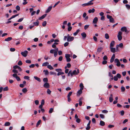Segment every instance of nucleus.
Returning <instances> with one entry per match:
<instances>
[{
	"instance_id": "13",
	"label": "nucleus",
	"mask_w": 130,
	"mask_h": 130,
	"mask_svg": "<svg viewBox=\"0 0 130 130\" xmlns=\"http://www.w3.org/2000/svg\"><path fill=\"white\" fill-rule=\"evenodd\" d=\"M113 95L112 94L110 95V96L109 98V100L110 102H111L113 101V98H112Z\"/></svg>"
},
{
	"instance_id": "58",
	"label": "nucleus",
	"mask_w": 130,
	"mask_h": 130,
	"mask_svg": "<svg viewBox=\"0 0 130 130\" xmlns=\"http://www.w3.org/2000/svg\"><path fill=\"white\" fill-rule=\"evenodd\" d=\"M125 6L126 7V8L128 9H130V5H129L128 4H126Z\"/></svg>"
},
{
	"instance_id": "42",
	"label": "nucleus",
	"mask_w": 130,
	"mask_h": 130,
	"mask_svg": "<svg viewBox=\"0 0 130 130\" xmlns=\"http://www.w3.org/2000/svg\"><path fill=\"white\" fill-rule=\"evenodd\" d=\"M89 26V25H86L84 26V29L85 30H86Z\"/></svg>"
},
{
	"instance_id": "61",
	"label": "nucleus",
	"mask_w": 130,
	"mask_h": 130,
	"mask_svg": "<svg viewBox=\"0 0 130 130\" xmlns=\"http://www.w3.org/2000/svg\"><path fill=\"white\" fill-rule=\"evenodd\" d=\"M15 78H16L17 76V75L16 73H14L12 75Z\"/></svg>"
},
{
	"instance_id": "12",
	"label": "nucleus",
	"mask_w": 130,
	"mask_h": 130,
	"mask_svg": "<svg viewBox=\"0 0 130 130\" xmlns=\"http://www.w3.org/2000/svg\"><path fill=\"white\" fill-rule=\"evenodd\" d=\"M115 43V42L114 41H111L110 45V48L113 47Z\"/></svg>"
},
{
	"instance_id": "57",
	"label": "nucleus",
	"mask_w": 130,
	"mask_h": 130,
	"mask_svg": "<svg viewBox=\"0 0 130 130\" xmlns=\"http://www.w3.org/2000/svg\"><path fill=\"white\" fill-rule=\"evenodd\" d=\"M35 104L36 105H38L39 104V101L38 100H36L35 101Z\"/></svg>"
},
{
	"instance_id": "28",
	"label": "nucleus",
	"mask_w": 130,
	"mask_h": 130,
	"mask_svg": "<svg viewBox=\"0 0 130 130\" xmlns=\"http://www.w3.org/2000/svg\"><path fill=\"white\" fill-rule=\"evenodd\" d=\"M54 110V108H51L49 110V113H52L53 111Z\"/></svg>"
},
{
	"instance_id": "49",
	"label": "nucleus",
	"mask_w": 130,
	"mask_h": 130,
	"mask_svg": "<svg viewBox=\"0 0 130 130\" xmlns=\"http://www.w3.org/2000/svg\"><path fill=\"white\" fill-rule=\"evenodd\" d=\"M18 64L19 66L21 65L22 64V62L20 60L19 61L18 63Z\"/></svg>"
},
{
	"instance_id": "1",
	"label": "nucleus",
	"mask_w": 130,
	"mask_h": 130,
	"mask_svg": "<svg viewBox=\"0 0 130 130\" xmlns=\"http://www.w3.org/2000/svg\"><path fill=\"white\" fill-rule=\"evenodd\" d=\"M67 36L68 37L67 38V41L68 42H71L74 40V37L70 36L69 34H68Z\"/></svg>"
},
{
	"instance_id": "41",
	"label": "nucleus",
	"mask_w": 130,
	"mask_h": 130,
	"mask_svg": "<svg viewBox=\"0 0 130 130\" xmlns=\"http://www.w3.org/2000/svg\"><path fill=\"white\" fill-rule=\"evenodd\" d=\"M12 72L14 73H16V74L18 73V70L15 69H14L12 70Z\"/></svg>"
},
{
	"instance_id": "7",
	"label": "nucleus",
	"mask_w": 130,
	"mask_h": 130,
	"mask_svg": "<svg viewBox=\"0 0 130 130\" xmlns=\"http://www.w3.org/2000/svg\"><path fill=\"white\" fill-rule=\"evenodd\" d=\"M43 87L46 88H50V85L47 83H45L43 85Z\"/></svg>"
},
{
	"instance_id": "44",
	"label": "nucleus",
	"mask_w": 130,
	"mask_h": 130,
	"mask_svg": "<svg viewBox=\"0 0 130 130\" xmlns=\"http://www.w3.org/2000/svg\"><path fill=\"white\" fill-rule=\"evenodd\" d=\"M41 121V120H39L38 122H37V124L36 126L37 127L40 124Z\"/></svg>"
},
{
	"instance_id": "51",
	"label": "nucleus",
	"mask_w": 130,
	"mask_h": 130,
	"mask_svg": "<svg viewBox=\"0 0 130 130\" xmlns=\"http://www.w3.org/2000/svg\"><path fill=\"white\" fill-rule=\"evenodd\" d=\"M108 112V111L106 110H104L102 111V112L104 113H107Z\"/></svg>"
},
{
	"instance_id": "17",
	"label": "nucleus",
	"mask_w": 130,
	"mask_h": 130,
	"mask_svg": "<svg viewBox=\"0 0 130 130\" xmlns=\"http://www.w3.org/2000/svg\"><path fill=\"white\" fill-rule=\"evenodd\" d=\"M95 9L94 8H93L92 9H89L88 10V12L89 13H93L95 11Z\"/></svg>"
},
{
	"instance_id": "5",
	"label": "nucleus",
	"mask_w": 130,
	"mask_h": 130,
	"mask_svg": "<svg viewBox=\"0 0 130 130\" xmlns=\"http://www.w3.org/2000/svg\"><path fill=\"white\" fill-rule=\"evenodd\" d=\"M114 62L115 63H117L116 65L117 66L119 67L120 66V63L118 59L117 58L115 59Z\"/></svg>"
},
{
	"instance_id": "24",
	"label": "nucleus",
	"mask_w": 130,
	"mask_h": 130,
	"mask_svg": "<svg viewBox=\"0 0 130 130\" xmlns=\"http://www.w3.org/2000/svg\"><path fill=\"white\" fill-rule=\"evenodd\" d=\"M79 86L80 87V90H83L84 88V86L82 83H81L79 85Z\"/></svg>"
},
{
	"instance_id": "40",
	"label": "nucleus",
	"mask_w": 130,
	"mask_h": 130,
	"mask_svg": "<svg viewBox=\"0 0 130 130\" xmlns=\"http://www.w3.org/2000/svg\"><path fill=\"white\" fill-rule=\"evenodd\" d=\"M70 55L68 54H66L65 55V57L66 58H70Z\"/></svg>"
},
{
	"instance_id": "34",
	"label": "nucleus",
	"mask_w": 130,
	"mask_h": 130,
	"mask_svg": "<svg viewBox=\"0 0 130 130\" xmlns=\"http://www.w3.org/2000/svg\"><path fill=\"white\" fill-rule=\"evenodd\" d=\"M105 38L106 39H108L109 38V36L108 34L106 33L105 34Z\"/></svg>"
},
{
	"instance_id": "22",
	"label": "nucleus",
	"mask_w": 130,
	"mask_h": 130,
	"mask_svg": "<svg viewBox=\"0 0 130 130\" xmlns=\"http://www.w3.org/2000/svg\"><path fill=\"white\" fill-rule=\"evenodd\" d=\"M100 124L101 126H103L105 125V123L103 121H100Z\"/></svg>"
},
{
	"instance_id": "20",
	"label": "nucleus",
	"mask_w": 130,
	"mask_h": 130,
	"mask_svg": "<svg viewBox=\"0 0 130 130\" xmlns=\"http://www.w3.org/2000/svg\"><path fill=\"white\" fill-rule=\"evenodd\" d=\"M81 35L84 38H85L86 37V34L85 32H83L81 34Z\"/></svg>"
},
{
	"instance_id": "8",
	"label": "nucleus",
	"mask_w": 130,
	"mask_h": 130,
	"mask_svg": "<svg viewBox=\"0 0 130 130\" xmlns=\"http://www.w3.org/2000/svg\"><path fill=\"white\" fill-rule=\"evenodd\" d=\"M91 122V120H89V122L87 125V127L86 128V130L89 129L90 128V126Z\"/></svg>"
},
{
	"instance_id": "60",
	"label": "nucleus",
	"mask_w": 130,
	"mask_h": 130,
	"mask_svg": "<svg viewBox=\"0 0 130 130\" xmlns=\"http://www.w3.org/2000/svg\"><path fill=\"white\" fill-rule=\"evenodd\" d=\"M107 61L106 60H104L102 61V64H105L107 63Z\"/></svg>"
},
{
	"instance_id": "23",
	"label": "nucleus",
	"mask_w": 130,
	"mask_h": 130,
	"mask_svg": "<svg viewBox=\"0 0 130 130\" xmlns=\"http://www.w3.org/2000/svg\"><path fill=\"white\" fill-rule=\"evenodd\" d=\"M79 31L80 30L79 29H78L75 32L73 33V35L74 36H76L77 34L79 32Z\"/></svg>"
},
{
	"instance_id": "2",
	"label": "nucleus",
	"mask_w": 130,
	"mask_h": 130,
	"mask_svg": "<svg viewBox=\"0 0 130 130\" xmlns=\"http://www.w3.org/2000/svg\"><path fill=\"white\" fill-rule=\"evenodd\" d=\"M107 18L109 19V22L110 23H114V20L113 19L112 17V16L109 15H107Z\"/></svg>"
},
{
	"instance_id": "33",
	"label": "nucleus",
	"mask_w": 130,
	"mask_h": 130,
	"mask_svg": "<svg viewBox=\"0 0 130 130\" xmlns=\"http://www.w3.org/2000/svg\"><path fill=\"white\" fill-rule=\"evenodd\" d=\"M43 72H44L45 75H47L48 74V72L47 70H44L43 71Z\"/></svg>"
},
{
	"instance_id": "19",
	"label": "nucleus",
	"mask_w": 130,
	"mask_h": 130,
	"mask_svg": "<svg viewBox=\"0 0 130 130\" xmlns=\"http://www.w3.org/2000/svg\"><path fill=\"white\" fill-rule=\"evenodd\" d=\"M12 39V38L11 37H8L7 38L5 39V41H8L11 40Z\"/></svg>"
},
{
	"instance_id": "38",
	"label": "nucleus",
	"mask_w": 130,
	"mask_h": 130,
	"mask_svg": "<svg viewBox=\"0 0 130 130\" xmlns=\"http://www.w3.org/2000/svg\"><path fill=\"white\" fill-rule=\"evenodd\" d=\"M64 74V72L60 71L59 72H58L57 73V75L58 76H59L60 75L63 74Z\"/></svg>"
},
{
	"instance_id": "29",
	"label": "nucleus",
	"mask_w": 130,
	"mask_h": 130,
	"mask_svg": "<svg viewBox=\"0 0 130 130\" xmlns=\"http://www.w3.org/2000/svg\"><path fill=\"white\" fill-rule=\"evenodd\" d=\"M82 100V98H80L79 100V105L80 106H81L82 104V103L81 101Z\"/></svg>"
},
{
	"instance_id": "56",
	"label": "nucleus",
	"mask_w": 130,
	"mask_h": 130,
	"mask_svg": "<svg viewBox=\"0 0 130 130\" xmlns=\"http://www.w3.org/2000/svg\"><path fill=\"white\" fill-rule=\"evenodd\" d=\"M80 90V89L77 92V93L79 94V95L81 94L82 93V90Z\"/></svg>"
},
{
	"instance_id": "35",
	"label": "nucleus",
	"mask_w": 130,
	"mask_h": 130,
	"mask_svg": "<svg viewBox=\"0 0 130 130\" xmlns=\"http://www.w3.org/2000/svg\"><path fill=\"white\" fill-rule=\"evenodd\" d=\"M46 24V21H44L42 23V25L43 27L45 26Z\"/></svg>"
},
{
	"instance_id": "52",
	"label": "nucleus",
	"mask_w": 130,
	"mask_h": 130,
	"mask_svg": "<svg viewBox=\"0 0 130 130\" xmlns=\"http://www.w3.org/2000/svg\"><path fill=\"white\" fill-rule=\"evenodd\" d=\"M62 56H60L58 58V60L59 61H61L62 60Z\"/></svg>"
},
{
	"instance_id": "31",
	"label": "nucleus",
	"mask_w": 130,
	"mask_h": 130,
	"mask_svg": "<svg viewBox=\"0 0 130 130\" xmlns=\"http://www.w3.org/2000/svg\"><path fill=\"white\" fill-rule=\"evenodd\" d=\"M43 82L44 83H47L48 80L47 78H44L43 79Z\"/></svg>"
},
{
	"instance_id": "32",
	"label": "nucleus",
	"mask_w": 130,
	"mask_h": 130,
	"mask_svg": "<svg viewBox=\"0 0 130 130\" xmlns=\"http://www.w3.org/2000/svg\"><path fill=\"white\" fill-rule=\"evenodd\" d=\"M10 123L9 122H6L4 124V125L5 126H8L10 125Z\"/></svg>"
},
{
	"instance_id": "27",
	"label": "nucleus",
	"mask_w": 130,
	"mask_h": 130,
	"mask_svg": "<svg viewBox=\"0 0 130 130\" xmlns=\"http://www.w3.org/2000/svg\"><path fill=\"white\" fill-rule=\"evenodd\" d=\"M47 68L51 70L53 69V67L50 65H48L47 66Z\"/></svg>"
},
{
	"instance_id": "47",
	"label": "nucleus",
	"mask_w": 130,
	"mask_h": 130,
	"mask_svg": "<svg viewBox=\"0 0 130 130\" xmlns=\"http://www.w3.org/2000/svg\"><path fill=\"white\" fill-rule=\"evenodd\" d=\"M116 76L118 78H120L121 77V75L119 73L117 74V75Z\"/></svg>"
},
{
	"instance_id": "64",
	"label": "nucleus",
	"mask_w": 130,
	"mask_h": 130,
	"mask_svg": "<svg viewBox=\"0 0 130 130\" xmlns=\"http://www.w3.org/2000/svg\"><path fill=\"white\" fill-rule=\"evenodd\" d=\"M55 50L52 49L50 50V53L51 54H53L54 53Z\"/></svg>"
},
{
	"instance_id": "39",
	"label": "nucleus",
	"mask_w": 130,
	"mask_h": 130,
	"mask_svg": "<svg viewBox=\"0 0 130 130\" xmlns=\"http://www.w3.org/2000/svg\"><path fill=\"white\" fill-rule=\"evenodd\" d=\"M55 71L58 72H59L60 71H62V70L61 69H55Z\"/></svg>"
},
{
	"instance_id": "43",
	"label": "nucleus",
	"mask_w": 130,
	"mask_h": 130,
	"mask_svg": "<svg viewBox=\"0 0 130 130\" xmlns=\"http://www.w3.org/2000/svg\"><path fill=\"white\" fill-rule=\"evenodd\" d=\"M72 93H73V92L72 91H71V92H70L68 93V95L67 97H70V96L72 94Z\"/></svg>"
},
{
	"instance_id": "21",
	"label": "nucleus",
	"mask_w": 130,
	"mask_h": 130,
	"mask_svg": "<svg viewBox=\"0 0 130 130\" xmlns=\"http://www.w3.org/2000/svg\"><path fill=\"white\" fill-rule=\"evenodd\" d=\"M49 64V63L47 62H46L43 63L42 64V66H46Z\"/></svg>"
},
{
	"instance_id": "15",
	"label": "nucleus",
	"mask_w": 130,
	"mask_h": 130,
	"mask_svg": "<svg viewBox=\"0 0 130 130\" xmlns=\"http://www.w3.org/2000/svg\"><path fill=\"white\" fill-rule=\"evenodd\" d=\"M39 22L38 21V20H37L36 22H35L33 23L34 26H38L39 24Z\"/></svg>"
},
{
	"instance_id": "55",
	"label": "nucleus",
	"mask_w": 130,
	"mask_h": 130,
	"mask_svg": "<svg viewBox=\"0 0 130 130\" xmlns=\"http://www.w3.org/2000/svg\"><path fill=\"white\" fill-rule=\"evenodd\" d=\"M103 59L104 60H106L108 58L106 56H104L103 58Z\"/></svg>"
},
{
	"instance_id": "10",
	"label": "nucleus",
	"mask_w": 130,
	"mask_h": 130,
	"mask_svg": "<svg viewBox=\"0 0 130 130\" xmlns=\"http://www.w3.org/2000/svg\"><path fill=\"white\" fill-rule=\"evenodd\" d=\"M52 7V6H49L47 8V9L45 11L46 13H47L50 12L51 10Z\"/></svg>"
},
{
	"instance_id": "62",
	"label": "nucleus",
	"mask_w": 130,
	"mask_h": 130,
	"mask_svg": "<svg viewBox=\"0 0 130 130\" xmlns=\"http://www.w3.org/2000/svg\"><path fill=\"white\" fill-rule=\"evenodd\" d=\"M58 54L59 55H61L62 54V52L61 51H58Z\"/></svg>"
},
{
	"instance_id": "59",
	"label": "nucleus",
	"mask_w": 130,
	"mask_h": 130,
	"mask_svg": "<svg viewBox=\"0 0 130 130\" xmlns=\"http://www.w3.org/2000/svg\"><path fill=\"white\" fill-rule=\"evenodd\" d=\"M69 44V43L68 42H65L64 44V46L65 47L67 46Z\"/></svg>"
},
{
	"instance_id": "45",
	"label": "nucleus",
	"mask_w": 130,
	"mask_h": 130,
	"mask_svg": "<svg viewBox=\"0 0 130 130\" xmlns=\"http://www.w3.org/2000/svg\"><path fill=\"white\" fill-rule=\"evenodd\" d=\"M26 63H31V61L30 60H27L25 61Z\"/></svg>"
},
{
	"instance_id": "48",
	"label": "nucleus",
	"mask_w": 130,
	"mask_h": 130,
	"mask_svg": "<svg viewBox=\"0 0 130 130\" xmlns=\"http://www.w3.org/2000/svg\"><path fill=\"white\" fill-rule=\"evenodd\" d=\"M120 112L121 115L122 116H123L124 114V111L123 110H122L121 111H120Z\"/></svg>"
},
{
	"instance_id": "63",
	"label": "nucleus",
	"mask_w": 130,
	"mask_h": 130,
	"mask_svg": "<svg viewBox=\"0 0 130 130\" xmlns=\"http://www.w3.org/2000/svg\"><path fill=\"white\" fill-rule=\"evenodd\" d=\"M100 117L102 119H103L104 118V115L102 114H100Z\"/></svg>"
},
{
	"instance_id": "4",
	"label": "nucleus",
	"mask_w": 130,
	"mask_h": 130,
	"mask_svg": "<svg viewBox=\"0 0 130 130\" xmlns=\"http://www.w3.org/2000/svg\"><path fill=\"white\" fill-rule=\"evenodd\" d=\"M79 73V70L78 69H77V70L76 71V70H74L72 72V76H73L74 75H77Z\"/></svg>"
},
{
	"instance_id": "6",
	"label": "nucleus",
	"mask_w": 130,
	"mask_h": 130,
	"mask_svg": "<svg viewBox=\"0 0 130 130\" xmlns=\"http://www.w3.org/2000/svg\"><path fill=\"white\" fill-rule=\"evenodd\" d=\"M121 30L123 32H128L127 31V30L126 27L125 26L122 27L121 29Z\"/></svg>"
},
{
	"instance_id": "26",
	"label": "nucleus",
	"mask_w": 130,
	"mask_h": 130,
	"mask_svg": "<svg viewBox=\"0 0 130 130\" xmlns=\"http://www.w3.org/2000/svg\"><path fill=\"white\" fill-rule=\"evenodd\" d=\"M68 76H70L71 75V77H72V71L71 70H70L69 71L68 73Z\"/></svg>"
},
{
	"instance_id": "50",
	"label": "nucleus",
	"mask_w": 130,
	"mask_h": 130,
	"mask_svg": "<svg viewBox=\"0 0 130 130\" xmlns=\"http://www.w3.org/2000/svg\"><path fill=\"white\" fill-rule=\"evenodd\" d=\"M16 10L18 11H19L20 9V7L19 6H17L16 7Z\"/></svg>"
},
{
	"instance_id": "54",
	"label": "nucleus",
	"mask_w": 130,
	"mask_h": 130,
	"mask_svg": "<svg viewBox=\"0 0 130 130\" xmlns=\"http://www.w3.org/2000/svg\"><path fill=\"white\" fill-rule=\"evenodd\" d=\"M114 80L115 81H117L118 80V78L116 76H115L113 78Z\"/></svg>"
},
{
	"instance_id": "18",
	"label": "nucleus",
	"mask_w": 130,
	"mask_h": 130,
	"mask_svg": "<svg viewBox=\"0 0 130 130\" xmlns=\"http://www.w3.org/2000/svg\"><path fill=\"white\" fill-rule=\"evenodd\" d=\"M34 78L37 81L39 82H40L41 81V80L40 78L36 76H34Z\"/></svg>"
},
{
	"instance_id": "11",
	"label": "nucleus",
	"mask_w": 130,
	"mask_h": 130,
	"mask_svg": "<svg viewBox=\"0 0 130 130\" xmlns=\"http://www.w3.org/2000/svg\"><path fill=\"white\" fill-rule=\"evenodd\" d=\"M115 55L114 54H113L110 60V62L111 63H112L115 59Z\"/></svg>"
},
{
	"instance_id": "14",
	"label": "nucleus",
	"mask_w": 130,
	"mask_h": 130,
	"mask_svg": "<svg viewBox=\"0 0 130 130\" xmlns=\"http://www.w3.org/2000/svg\"><path fill=\"white\" fill-rule=\"evenodd\" d=\"M46 15L47 14H45L43 15L41 17L39 18L38 20H41L42 19H43L46 16Z\"/></svg>"
},
{
	"instance_id": "9",
	"label": "nucleus",
	"mask_w": 130,
	"mask_h": 130,
	"mask_svg": "<svg viewBox=\"0 0 130 130\" xmlns=\"http://www.w3.org/2000/svg\"><path fill=\"white\" fill-rule=\"evenodd\" d=\"M98 21V19L97 17H95L93 19V24H96L97 23Z\"/></svg>"
},
{
	"instance_id": "46",
	"label": "nucleus",
	"mask_w": 130,
	"mask_h": 130,
	"mask_svg": "<svg viewBox=\"0 0 130 130\" xmlns=\"http://www.w3.org/2000/svg\"><path fill=\"white\" fill-rule=\"evenodd\" d=\"M24 19V18H20L18 20V22H21Z\"/></svg>"
},
{
	"instance_id": "3",
	"label": "nucleus",
	"mask_w": 130,
	"mask_h": 130,
	"mask_svg": "<svg viewBox=\"0 0 130 130\" xmlns=\"http://www.w3.org/2000/svg\"><path fill=\"white\" fill-rule=\"evenodd\" d=\"M122 33L121 31H119L118 32V34L117 36V37L118 40L119 41H120L121 40L122 37L121 36Z\"/></svg>"
},
{
	"instance_id": "25",
	"label": "nucleus",
	"mask_w": 130,
	"mask_h": 130,
	"mask_svg": "<svg viewBox=\"0 0 130 130\" xmlns=\"http://www.w3.org/2000/svg\"><path fill=\"white\" fill-rule=\"evenodd\" d=\"M93 1V0H91L88 3V6L89 5H91L93 4V3L92 2Z\"/></svg>"
},
{
	"instance_id": "36",
	"label": "nucleus",
	"mask_w": 130,
	"mask_h": 130,
	"mask_svg": "<svg viewBox=\"0 0 130 130\" xmlns=\"http://www.w3.org/2000/svg\"><path fill=\"white\" fill-rule=\"evenodd\" d=\"M102 49H103L102 47H100L98 48V49L97 51L99 52H100L102 51Z\"/></svg>"
},
{
	"instance_id": "16",
	"label": "nucleus",
	"mask_w": 130,
	"mask_h": 130,
	"mask_svg": "<svg viewBox=\"0 0 130 130\" xmlns=\"http://www.w3.org/2000/svg\"><path fill=\"white\" fill-rule=\"evenodd\" d=\"M110 51L113 53H115L116 52V48H113L112 47H110Z\"/></svg>"
},
{
	"instance_id": "37",
	"label": "nucleus",
	"mask_w": 130,
	"mask_h": 130,
	"mask_svg": "<svg viewBox=\"0 0 130 130\" xmlns=\"http://www.w3.org/2000/svg\"><path fill=\"white\" fill-rule=\"evenodd\" d=\"M47 93L48 94H50L51 92V91L49 89H48L47 91Z\"/></svg>"
},
{
	"instance_id": "30",
	"label": "nucleus",
	"mask_w": 130,
	"mask_h": 130,
	"mask_svg": "<svg viewBox=\"0 0 130 130\" xmlns=\"http://www.w3.org/2000/svg\"><path fill=\"white\" fill-rule=\"evenodd\" d=\"M121 90L122 92H123L125 90V87L123 86H121Z\"/></svg>"
},
{
	"instance_id": "53",
	"label": "nucleus",
	"mask_w": 130,
	"mask_h": 130,
	"mask_svg": "<svg viewBox=\"0 0 130 130\" xmlns=\"http://www.w3.org/2000/svg\"><path fill=\"white\" fill-rule=\"evenodd\" d=\"M8 89L7 87H6L4 89H3V90L4 91H7L8 90Z\"/></svg>"
}]
</instances>
